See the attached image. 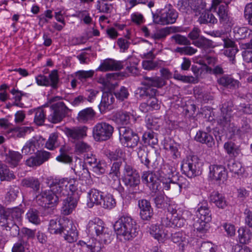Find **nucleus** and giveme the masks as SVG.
Returning <instances> with one entry per match:
<instances>
[{
  "mask_svg": "<svg viewBox=\"0 0 252 252\" xmlns=\"http://www.w3.org/2000/svg\"><path fill=\"white\" fill-rule=\"evenodd\" d=\"M77 181L74 179H54L47 178L45 184L50 189L42 191L36 197L38 204L44 208L56 206L60 199L65 197L69 192L72 193L77 189Z\"/></svg>",
  "mask_w": 252,
  "mask_h": 252,
  "instance_id": "f257e3e1",
  "label": "nucleus"
},
{
  "mask_svg": "<svg viewBox=\"0 0 252 252\" xmlns=\"http://www.w3.org/2000/svg\"><path fill=\"white\" fill-rule=\"evenodd\" d=\"M87 233L93 237L96 236L98 241L92 239L87 242L79 241L74 247L73 252H99L103 245L110 242V235L104 226L103 221L98 218L90 220L87 225Z\"/></svg>",
  "mask_w": 252,
  "mask_h": 252,
  "instance_id": "f03ea898",
  "label": "nucleus"
},
{
  "mask_svg": "<svg viewBox=\"0 0 252 252\" xmlns=\"http://www.w3.org/2000/svg\"><path fill=\"white\" fill-rule=\"evenodd\" d=\"M48 230L51 234H63L64 240L68 243H73L78 238L77 229L72 220L68 219L50 220Z\"/></svg>",
  "mask_w": 252,
  "mask_h": 252,
  "instance_id": "7ed1b4c3",
  "label": "nucleus"
},
{
  "mask_svg": "<svg viewBox=\"0 0 252 252\" xmlns=\"http://www.w3.org/2000/svg\"><path fill=\"white\" fill-rule=\"evenodd\" d=\"M113 227L117 235L123 237L125 240H131L138 234L136 223L129 216L120 217L115 222Z\"/></svg>",
  "mask_w": 252,
  "mask_h": 252,
  "instance_id": "20e7f679",
  "label": "nucleus"
},
{
  "mask_svg": "<svg viewBox=\"0 0 252 252\" xmlns=\"http://www.w3.org/2000/svg\"><path fill=\"white\" fill-rule=\"evenodd\" d=\"M123 181L128 194H135L138 192L140 183L137 170L130 163L124 160Z\"/></svg>",
  "mask_w": 252,
  "mask_h": 252,
  "instance_id": "39448f33",
  "label": "nucleus"
},
{
  "mask_svg": "<svg viewBox=\"0 0 252 252\" xmlns=\"http://www.w3.org/2000/svg\"><path fill=\"white\" fill-rule=\"evenodd\" d=\"M202 166V162L197 156L189 155L183 160L181 168L183 174L192 178L201 174Z\"/></svg>",
  "mask_w": 252,
  "mask_h": 252,
  "instance_id": "423d86ee",
  "label": "nucleus"
},
{
  "mask_svg": "<svg viewBox=\"0 0 252 252\" xmlns=\"http://www.w3.org/2000/svg\"><path fill=\"white\" fill-rule=\"evenodd\" d=\"M178 17V12L171 5L157 11L155 14L153 13L154 23L162 25L172 24L175 23Z\"/></svg>",
  "mask_w": 252,
  "mask_h": 252,
  "instance_id": "0eeeda50",
  "label": "nucleus"
},
{
  "mask_svg": "<svg viewBox=\"0 0 252 252\" xmlns=\"http://www.w3.org/2000/svg\"><path fill=\"white\" fill-rule=\"evenodd\" d=\"M118 129L120 141L124 146L133 148L138 145L139 137L131 128L128 126H120Z\"/></svg>",
  "mask_w": 252,
  "mask_h": 252,
  "instance_id": "6e6552de",
  "label": "nucleus"
},
{
  "mask_svg": "<svg viewBox=\"0 0 252 252\" xmlns=\"http://www.w3.org/2000/svg\"><path fill=\"white\" fill-rule=\"evenodd\" d=\"M157 93L156 89L150 87H140L137 90V94L141 99H147L151 111L158 110L160 107V103L156 97Z\"/></svg>",
  "mask_w": 252,
  "mask_h": 252,
  "instance_id": "1a4fd4ad",
  "label": "nucleus"
},
{
  "mask_svg": "<svg viewBox=\"0 0 252 252\" xmlns=\"http://www.w3.org/2000/svg\"><path fill=\"white\" fill-rule=\"evenodd\" d=\"M113 132V126L103 122L97 123L93 129V136L97 141L108 140L112 136Z\"/></svg>",
  "mask_w": 252,
  "mask_h": 252,
  "instance_id": "9d476101",
  "label": "nucleus"
},
{
  "mask_svg": "<svg viewBox=\"0 0 252 252\" xmlns=\"http://www.w3.org/2000/svg\"><path fill=\"white\" fill-rule=\"evenodd\" d=\"M50 114L48 116V121L56 124L60 122L67 115L69 109L63 102L53 104L49 108Z\"/></svg>",
  "mask_w": 252,
  "mask_h": 252,
  "instance_id": "9b49d317",
  "label": "nucleus"
},
{
  "mask_svg": "<svg viewBox=\"0 0 252 252\" xmlns=\"http://www.w3.org/2000/svg\"><path fill=\"white\" fill-rule=\"evenodd\" d=\"M50 114L48 116V121L56 124L60 122L67 115L69 109L63 102L53 104L49 108Z\"/></svg>",
  "mask_w": 252,
  "mask_h": 252,
  "instance_id": "f8f14e48",
  "label": "nucleus"
},
{
  "mask_svg": "<svg viewBox=\"0 0 252 252\" xmlns=\"http://www.w3.org/2000/svg\"><path fill=\"white\" fill-rule=\"evenodd\" d=\"M36 82L39 86L51 87L53 89H57L58 88L59 77L58 70H52L48 76L40 74L35 77Z\"/></svg>",
  "mask_w": 252,
  "mask_h": 252,
  "instance_id": "ddd939ff",
  "label": "nucleus"
},
{
  "mask_svg": "<svg viewBox=\"0 0 252 252\" xmlns=\"http://www.w3.org/2000/svg\"><path fill=\"white\" fill-rule=\"evenodd\" d=\"M231 110L225 106V104H223L221 108L222 115L218 119V123L219 124L223 127V129H226L230 132H232V134L237 133L238 129L236 126H235L231 122Z\"/></svg>",
  "mask_w": 252,
  "mask_h": 252,
  "instance_id": "4468645a",
  "label": "nucleus"
},
{
  "mask_svg": "<svg viewBox=\"0 0 252 252\" xmlns=\"http://www.w3.org/2000/svg\"><path fill=\"white\" fill-rule=\"evenodd\" d=\"M209 177L212 180L221 184L225 181L227 178V173L225 168L221 165L212 164L209 166Z\"/></svg>",
  "mask_w": 252,
  "mask_h": 252,
  "instance_id": "2eb2a0df",
  "label": "nucleus"
},
{
  "mask_svg": "<svg viewBox=\"0 0 252 252\" xmlns=\"http://www.w3.org/2000/svg\"><path fill=\"white\" fill-rule=\"evenodd\" d=\"M88 127L86 126L66 128L65 133L73 143L80 141L87 136Z\"/></svg>",
  "mask_w": 252,
  "mask_h": 252,
  "instance_id": "dca6fc26",
  "label": "nucleus"
},
{
  "mask_svg": "<svg viewBox=\"0 0 252 252\" xmlns=\"http://www.w3.org/2000/svg\"><path fill=\"white\" fill-rule=\"evenodd\" d=\"M229 3V2L227 1L225 2L224 4L220 5L217 10V13L220 23L231 27L234 25V21L230 16L229 15L228 6Z\"/></svg>",
  "mask_w": 252,
  "mask_h": 252,
  "instance_id": "f3484780",
  "label": "nucleus"
},
{
  "mask_svg": "<svg viewBox=\"0 0 252 252\" xmlns=\"http://www.w3.org/2000/svg\"><path fill=\"white\" fill-rule=\"evenodd\" d=\"M141 179L143 183L146 184L153 192H156L159 189L160 181L156 175L153 172L150 171L144 172Z\"/></svg>",
  "mask_w": 252,
  "mask_h": 252,
  "instance_id": "a211bd4d",
  "label": "nucleus"
},
{
  "mask_svg": "<svg viewBox=\"0 0 252 252\" xmlns=\"http://www.w3.org/2000/svg\"><path fill=\"white\" fill-rule=\"evenodd\" d=\"M51 157V154L45 151H39L35 156H33L26 160V164L30 167L40 166L47 161Z\"/></svg>",
  "mask_w": 252,
  "mask_h": 252,
  "instance_id": "6ab92c4d",
  "label": "nucleus"
},
{
  "mask_svg": "<svg viewBox=\"0 0 252 252\" xmlns=\"http://www.w3.org/2000/svg\"><path fill=\"white\" fill-rule=\"evenodd\" d=\"M138 206L141 219L146 220H149L154 214L150 202L145 199H140L138 202Z\"/></svg>",
  "mask_w": 252,
  "mask_h": 252,
  "instance_id": "aec40b11",
  "label": "nucleus"
},
{
  "mask_svg": "<svg viewBox=\"0 0 252 252\" xmlns=\"http://www.w3.org/2000/svg\"><path fill=\"white\" fill-rule=\"evenodd\" d=\"M123 63V62L116 61L112 59H107L103 61L96 70L107 71L120 70L124 67Z\"/></svg>",
  "mask_w": 252,
  "mask_h": 252,
  "instance_id": "412c9836",
  "label": "nucleus"
},
{
  "mask_svg": "<svg viewBox=\"0 0 252 252\" xmlns=\"http://www.w3.org/2000/svg\"><path fill=\"white\" fill-rule=\"evenodd\" d=\"M115 98L113 94L110 91L103 92L101 99L98 105L101 113H104L107 110H110L114 103Z\"/></svg>",
  "mask_w": 252,
  "mask_h": 252,
  "instance_id": "4be33fe9",
  "label": "nucleus"
},
{
  "mask_svg": "<svg viewBox=\"0 0 252 252\" xmlns=\"http://www.w3.org/2000/svg\"><path fill=\"white\" fill-rule=\"evenodd\" d=\"M141 84L147 87H154L160 88L163 87L165 83L164 80L160 77L156 76L148 77L144 75L141 79Z\"/></svg>",
  "mask_w": 252,
  "mask_h": 252,
  "instance_id": "5701e85b",
  "label": "nucleus"
},
{
  "mask_svg": "<svg viewBox=\"0 0 252 252\" xmlns=\"http://www.w3.org/2000/svg\"><path fill=\"white\" fill-rule=\"evenodd\" d=\"M64 199L62 198L63 201V206L61 208V213L64 215L70 214L76 207L77 204V199L73 196L66 195Z\"/></svg>",
  "mask_w": 252,
  "mask_h": 252,
  "instance_id": "b1692460",
  "label": "nucleus"
},
{
  "mask_svg": "<svg viewBox=\"0 0 252 252\" xmlns=\"http://www.w3.org/2000/svg\"><path fill=\"white\" fill-rule=\"evenodd\" d=\"M102 192L95 189H91L87 192V206L89 208H92L94 205H101L102 200Z\"/></svg>",
  "mask_w": 252,
  "mask_h": 252,
  "instance_id": "393cba45",
  "label": "nucleus"
},
{
  "mask_svg": "<svg viewBox=\"0 0 252 252\" xmlns=\"http://www.w3.org/2000/svg\"><path fill=\"white\" fill-rule=\"evenodd\" d=\"M194 139L198 142L206 144L208 147H213L215 144L213 136L206 132L199 130L196 132Z\"/></svg>",
  "mask_w": 252,
  "mask_h": 252,
  "instance_id": "a878e982",
  "label": "nucleus"
},
{
  "mask_svg": "<svg viewBox=\"0 0 252 252\" xmlns=\"http://www.w3.org/2000/svg\"><path fill=\"white\" fill-rule=\"evenodd\" d=\"M163 190H170L173 193L178 194L181 192L182 186L180 183L173 181L170 177L162 182Z\"/></svg>",
  "mask_w": 252,
  "mask_h": 252,
  "instance_id": "bb28decb",
  "label": "nucleus"
},
{
  "mask_svg": "<svg viewBox=\"0 0 252 252\" xmlns=\"http://www.w3.org/2000/svg\"><path fill=\"white\" fill-rule=\"evenodd\" d=\"M196 215L198 219L202 220H204L205 221L211 220V214L206 202L198 204Z\"/></svg>",
  "mask_w": 252,
  "mask_h": 252,
  "instance_id": "cd10ccee",
  "label": "nucleus"
},
{
  "mask_svg": "<svg viewBox=\"0 0 252 252\" xmlns=\"http://www.w3.org/2000/svg\"><path fill=\"white\" fill-rule=\"evenodd\" d=\"M150 234L159 242H163L165 238L168 237L167 231L163 229L162 226L157 224L152 225L150 228Z\"/></svg>",
  "mask_w": 252,
  "mask_h": 252,
  "instance_id": "c85d7f7f",
  "label": "nucleus"
},
{
  "mask_svg": "<svg viewBox=\"0 0 252 252\" xmlns=\"http://www.w3.org/2000/svg\"><path fill=\"white\" fill-rule=\"evenodd\" d=\"M39 148V142L36 138H33L28 141L22 149V153L25 155H32Z\"/></svg>",
  "mask_w": 252,
  "mask_h": 252,
  "instance_id": "c756f323",
  "label": "nucleus"
},
{
  "mask_svg": "<svg viewBox=\"0 0 252 252\" xmlns=\"http://www.w3.org/2000/svg\"><path fill=\"white\" fill-rule=\"evenodd\" d=\"M20 193V188L15 186H9L5 191L4 196L5 201L7 203L14 202L18 197Z\"/></svg>",
  "mask_w": 252,
  "mask_h": 252,
  "instance_id": "7c9ffc66",
  "label": "nucleus"
},
{
  "mask_svg": "<svg viewBox=\"0 0 252 252\" xmlns=\"http://www.w3.org/2000/svg\"><path fill=\"white\" fill-rule=\"evenodd\" d=\"M95 112L91 108L88 107L80 111L77 115V120L82 123H86L92 120L94 117Z\"/></svg>",
  "mask_w": 252,
  "mask_h": 252,
  "instance_id": "2f4dec72",
  "label": "nucleus"
},
{
  "mask_svg": "<svg viewBox=\"0 0 252 252\" xmlns=\"http://www.w3.org/2000/svg\"><path fill=\"white\" fill-rule=\"evenodd\" d=\"M218 83L229 89H236L239 87V82L227 75H224L217 80Z\"/></svg>",
  "mask_w": 252,
  "mask_h": 252,
  "instance_id": "473e14b6",
  "label": "nucleus"
},
{
  "mask_svg": "<svg viewBox=\"0 0 252 252\" xmlns=\"http://www.w3.org/2000/svg\"><path fill=\"white\" fill-rule=\"evenodd\" d=\"M22 157L18 152L9 151L6 154L5 162L12 167H16L19 164Z\"/></svg>",
  "mask_w": 252,
  "mask_h": 252,
  "instance_id": "72a5a7b5",
  "label": "nucleus"
},
{
  "mask_svg": "<svg viewBox=\"0 0 252 252\" xmlns=\"http://www.w3.org/2000/svg\"><path fill=\"white\" fill-rule=\"evenodd\" d=\"M210 201L220 209H224L227 206V202L224 197L218 191H214L210 195Z\"/></svg>",
  "mask_w": 252,
  "mask_h": 252,
  "instance_id": "f704fd0d",
  "label": "nucleus"
},
{
  "mask_svg": "<svg viewBox=\"0 0 252 252\" xmlns=\"http://www.w3.org/2000/svg\"><path fill=\"white\" fill-rule=\"evenodd\" d=\"M125 64L124 66H126V69L127 71L134 75H136L139 73V70L137 65L139 63L138 60L133 57L128 58L125 61Z\"/></svg>",
  "mask_w": 252,
  "mask_h": 252,
  "instance_id": "c9c22d12",
  "label": "nucleus"
},
{
  "mask_svg": "<svg viewBox=\"0 0 252 252\" xmlns=\"http://www.w3.org/2000/svg\"><path fill=\"white\" fill-rule=\"evenodd\" d=\"M152 201L156 208L165 209L168 206L169 199L164 194L159 193L153 196Z\"/></svg>",
  "mask_w": 252,
  "mask_h": 252,
  "instance_id": "e433bc0d",
  "label": "nucleus"
},
{
  "mask_svg": "<svg viewBox=\"0 0 252 252\" xmlns=\"http://www.w3.org/2000/svg\"><path fill=\"white\" fill-rule=\"evenodd\" d=\"M15 178L12 171H10L5 164L0 160V179L1 181H10Z\"/></svg>",
  "mask_w": 252,
  "mask_h": 252,
  "instance_id": "4c0bfd02",
  "label": "nucleus"
},
{
  "mask_svg": "<svg viewBox=\"0 0 252 252\" xmlns=\"http://www.w3.org/2000/svg\"><path fill=\"white\" fill-rule=\"evenodd\" d=\"M23 187L30 188L33 190L37 191L40 189V182L37 178L33 177L23 179L21 181Z\"/></svg>",
  "mask_w": 252,
  "mask_h": 252,
  "instance_id": "58836bf2",
  "label": "nucleus"
},
{
  "mask_svg": "<svg viewBox=\"0 0 252 252\" xmlns=\"http://www.w3.org/2000/svg\"><path fill=\"white\" fill-rule=\"evenodd\" d=\"M201 14L198 19L200 24H215L217 23V19L210 11L205 9L201 12Z\"/></svg>",
  "mask_w": 252,
  "mask_h": 252,
  "instance_id": "ea45409f",
  "label": "nucleus"
},
{
  "mask_svg": "<svg viewBox=\"0 0 252 252\" xmlns=\"http://www.w3.org/2000/svg\"><path fill=\"white\" fill-rule=\"evenodd\" d=\"M143 140L145 144L154 146L158 143L157 134L152 130L146 131L143 135Z\"/></svg>",
  "mask_w": 252,
  "mask_h": 252,
  "instance_id": "a19ab883",
  "label": "nucleus"
},
{
  "mask_svg": "<svg viewBox=\"0 0 252 252\" xmlns=\"http://www.w3.org/2000/svg\"><path fill=\"white\" fill-rule=\"evenodd\" d=\"M238 232L239 240L241 243L249 244L251 243L252 233L250 229L241 227L239 229Z\"/></svg>",
  "mask_w": 252,
  "mask_h": 252,
  "instance_id": "79ce46f5",
  "label": "nucleus"
},
{
  "mask_svg": "<svg viewBox=\"0 0 252 252\" xmlns=\"http://www.w3.org/2000/svg\"><path fill=\"white\" fill-rule=\"evenodd\" d=\"M60 145V141L57 133H51L45 143V148L49 150H54Z\"/></svg>",
  "mask_w": 252,
  "mask_h": 252,
  "instance_id": "37998d69",
  "label": "nucleus"
},
{
  "mask_svg": "<svg viewBox=\"0 0 252 252\" xmlns=\"http://www.w3.org/2000/svg\"><path fill=\"white\" fill-rule=\"evenodd\" d=\"M227 167L231 172L235 174L239 175L243 172L241 163L233 159H230L227 161Z\"/></svg>",
  "mask_w": 252,
  "mask_h": 252,
  "instance_id": "c03bdc74",
  "label": "nucleus"
},
{
  "mask_svg": "<svg viewBox=\"0 0 252 252\" xmlns=\"http://www.w3.org/2000/svg\"><path fill=\"white\" fill-rule=\"evenodd\" d=\"M10 223H11L12 225L16 224V221L11 218L8 212L6 211H3L0 214V225L3 227V228H6L8 227V226H10Z\"/></svg>",
  "mask_w": 252,
  "mask_h": 252,
  "instance_id": "a18cd8bd",
  "label": "nucleus"
},
{
  "mask_svg": "<svg viewBox=\"0 0 252 252\" xmlns=\"http://www.w3.org/2000/svg\"><path fill=\"white\" fill-rule=\"evenodd\" d=\"M243 48L245 50L242 52V56L244 61L247 63L252 62V39L249 42L243 44Z\"/></svg>",
  "mask_w": 252,
  "mask_h": 252,
  "instance_id": "49530a36",
  "label": "nucleus"
},
{
  "mask_svg": "<svg viewBox=\"0 0 252 252\" xmlns=\"http://www.w3.org/2000/svg\"><path fill=\"white\" fill-rule=\"evenodd\" d=\"M192 44L196 47L203 49H208L213 46L212 41L203 36H201L196 40L193 41Z\"/></svg>",
  "mask_w": 252,
  "mask_h": 252,
  "instance_id": "de8ad7c7",
  "label": "nucleus"
},
{
  "mask_svg": "<svg viewBox=\"0 0 252 252\" xmlns=\"http://www.w3.org/2000/svg\"><path fill=\"white\" fill-rule=\"evenodd\" d=\"M197 50L189 45H184V47H177L174 50V53H177L181 55L192 56L195 54Z\"/></svg>",
  "mask_w": 252,
  "mask_h": 252,
  "instance_id": "09e8293b",
  "label": "nucleus"
},
{
  "mask_svg": "<svg viewBox=\"0 0 252 252\" xmlns=\"http://www.w3.org/2000/svg\"><path fill=\"white\" fill-rule=\"evenodd\" d=\"M69 151L68 146L63 145L60 149V155L56 158V159L60 162L64 163H69L71 161L72 159L70 157L67 155Z\"/></svg>",
  "mask_w": 252,
  "mask_h": 252,
  "instance_id": "8fccbe9b",
  "label": "nucleus"
},
{
  "mask_svg": "<svg viewBox=\"0 0 252 252\" xmlns=\"http://www.w3.org/2000/svg\"><path fill=\"white\" fill-rule=\"evenodd\" d=\"M173 30L172 27H166L162 28L151 35V38L154 40H160L164 39L167 35L169 34Z\"/></svg>",
  "mask_w": 252,
  "mask_h": 252,
  "instance_id": "3c124183",
  "label": "nucleus"
},
{
  "mask_svg": "<svg viewBox=\"0 0 252 252\" xmlns=\"http://www.w3.org/2000/svg\"><path fill=\"white\" fill-rule=\"evenodd\" d=\"M75 143V152L78 154H83L91 151L92 148L87 143L82 141H76Z\"/></svg>",
  "mask_w": 252,
  "mask_h": 252,
  "instance_id": "603ef678",
  "label": "nucleus"
},
{
  "mask_svg": "<svg viewBox=\"0 0 252 252\" xmlns=\"http://www.w3.org/2000/svg\"><path fill=\"white\" fill-rule=\"evenodd\" d=\"M251 31L246 27H235L233 29L234 37L236 39H243L251 34Z\"/></svg>",
  "mask_w": 252,
  "mask_h": 252,
  "instance_id": "864d4df0",
  "label": "nucleus"
},
{
  "mask_svg": "<svg viewBox=\"0 0 252 252\" xmlns=\"http://www.w3.org/2000/svg\"><path fill=\"white\" fill-rule=\"evenodd\" d=\"M32 130V128L30 126L16 127L10 130V132L17 137H24L28 132L30 133Z\"/></svg>",
  "mask_w": 252,
  "mask_h": 252,
  "instance_id": "5fc2aeb1",
  "label": "nucleus"
},
{
  "mask_svg": "<svg viewBox=\"0 0 252 252\" xmlns=\"http://www.w3.org/2000/svg\"><path fill=\"white\" fill-rule=\"evenodd\" d=\"M32 130V128L30 126L16 127L10 130V132L17 137H24L28 132L30 133Z\"/></svg>",
  "mask_w": 252,
  "mask_h": 252,
  "instance_id": "6e6d98bb",
  "label": "nucleus"
},
{
  "mask_svg": "<svg viewBox=\"0 0 252 252\" xmlns=\"http://www.w3.org/2000/svg\"><path fill=\"white\" fill-rule=\"evenodd\" d=\"M26 218L29 222L34 224H38L40 222L39 212L35 209H30L26 214Z\"/></svg>",
  "mask_w": 252,
  "mask_h": 252,
  "instance_id": "4d7b16f0",
  "label": "nucleus"
},
{
  "mask_svg": "<svg viewBox=\"0 0 252 252\" xmlns=\"http://www.w3.org/2000/svg\"><path fill=\"white\" fill-rule=\"evenodd\" d=\"M223 148L226 152L229 155L237 156L239 153L238 146L232 141H227L224 144Z\"/></svg>",
  "mask_w": 252,
  "mask_h": 252,
  "instance_id": "13d9d810",
  "label": "nucleus"
},
{
  "mask_svg": "<svg viewBox=\"0 0 252 252\" xmlns=\"http://www.w3.org/2000/svg\"><path fill=\"white\" fill-rule=\"evenodd\" d=\"M191 0H179L177 8L183 13H188L191 11Z\"/></svg>",
  "mask_w": 252,
  "mask_h": 252,
  "instance_id": "bf43d9fd",
  "label": "nucleus"
},
{
  "mask_svg": "<svg viewBox=\"0 0 252 252\" xmlns=\"http://www.w3.org/2000/svg\"><path fill=\"white\" fill-rule=\"evenodd\" d=\"M103 0H98L96 5V8L99 12L104 13H110L112 11L113 6L112 4H109Z\"/></svg>",
  "mask_w": 252,
  "mask_h": 252,
  "instance_id": "052dcab7",
  "label": "nucleus"
},
{
  "mask_svg": "<svg viewBox=\"0 0 252 252\" xmlns=\"http://www.w3.org/2000/svg\"><path fill=\"white\" fill-rule=\"evenodd\" d=\"M114 118L115 122L119 125H126L129 122L130 116L127 113H118L115 115Z\"/></svg>",
  "mask_w": 252,
  "mask_h": 252,
  "instance_id": "680f3d73",
  "label": "nucleus"
},
{
  "mask_svg": "<svg viewBox=\"0 0 252 252\" xmlns=\"http://www.w3.org/2000/svg\"><path fill=\"white\" fill-rule=\"evenodd\" d=\"M116 98L120 101H124L128 97L129 95L128 89L124 86H121L120 89L114 92Z\"/></svg>",
  "mask_w": 252,
  "mask_h": 252,
  "instance_id": "e2e57ef3",
  "label": "nucleus"
},
{
  "mask_svg": "<svg viewBox=\"0 0 252 252\" xmlns=\"http://www.w3.org/2000/svg\"><path fill=\"white\" fill-rule=\"evenodd\" d=\"M102 207L105 209H111L114 208L116 205V202L113 196L111 194H107L102 197Z\"/></svg>",
  "mask_w": 252,
  "mask_h": 252,
  "instance_id": "0e129e2a",
  "label": "nucleus"
},
{
  "mask_svg": "<svg viewBox=\"0 0 252 252\" xmlns=\"http://www.w3.org/2000/svg\"><path fill=\"white\" fill-rule=\"evenodd\" d=\"M46 110L38 108L35 110L34 121L37 125H42L45 121Z\"/></svg>",
  "mask_w": 252,
  "mask_h": 252,
  "instance_id": "69168bd1",
  "label": "nucleus"
},
{
  "mask_svg": "<svg viewBox=\"0 0 252 252\" xmlns=\"http://www.w3.org/2000/svg\"><path fill=\"white\" fill-rule=\"evenodd\" d=\"M171 41H174L175 43L181 45H190L191 43L188 38L180 34H175L170 37Z\"/></svg>",
  "mask_w": 252,
  "mask_h": 252,
  "instance_id": "338daca9",
  "label": "nucleus"
},
{
  "mask_svg": "<svg viewBox=\"0 0 252 252\" xmlns=\"http://www.w3.org/2000/svg\"><path fill=\"white\" fill-rule=\"evenodd\" d=\"M142 66L144 69L152 70L160 67L161 63L159 61H154L153 60H145L142 62Z\"/></svg>",
  "mask_w": 252,
  "mask_h": 252,
  "instance_id": "774afa93",
  "label": "nucleus"
}]
</instances>
